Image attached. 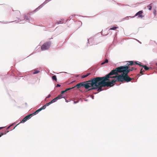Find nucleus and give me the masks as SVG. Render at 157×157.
Masks as SVG:
<instances>
[{
  "label": "nucleus",
  "mask_w": 157,
  "mask_h": 157,
  "mask_svg": "<svg viewBox=\"0 0 157 157\" xmlns=\"http://www.w3.org/2000/svg\"><path fill=\"white\" fill-rule=\"evenodd\" d=\"M123 73L122 66H120L112 70L108 74L104 76L108 82L112 83L111 87L114 85L116 82H124V80L121 76Z\"/></svg>",
  "instance_id": "nucleus-1"
},
{
  "label": "nucleus",
  "mask_w": 157,
  "mask_h": 157,
  "mask_svg": "<svg viewBox=\"0 0 157 157\" xmlns=\"http://www.w3.org/2000/svg\"><path fill=\"white\" fill-rule=\"evenodd\" d=\"M88 82H90V87L91 88L88 89V90L97 89L98 92L102 90V87H111L112 83L111 82H108L105 76L91 78L88 80Z\"/></svg>",
  "instance_id": "nucleus-2"
},
{
  "label": "nucleus",
  "mask_w": 157,
  "mask_h": 157,
  "mask_svg": "<svg viewBox=\"0 0 157 157\" xmlns=\"http://www.w3.org/2000/svg\"><path fill=\"white\" fill-rule=\"evenodd\" d=\"M134 65V62L131 61H128L127 64L124 66H122L123 68V73L122 75L121 76V77L123 78L124 80V82H129L131 81L133 79L130 78L128 75V73L130 71H132L134 69L136 70V68H134V67H132L129 68L130 66H132Z\"/></svg>",
  "instance_id": "nucleus-3"
},
{
  "label": "nucleus",
  "mask_w": 157,
  "mask_h": 157,
  "mask_svg": "<svg viewBox=\"0 0 157 157\" xmlns=\"http://www.w3.org/2000/svg\"><path fill=\"white\" fill-rule=\"evenodd\" d=\"M51 43L50 42H48L45 43L41 47V50L42 51H44L48 49L49 48Z\"/></svg>",
  "instance_id": "nucleus-4"
},
{
  "label": "nucleus",
  "mask_w": 157,
  "mask_h": 157,
  "mask_svg": "<svg viewBox=\"0 0 157 157\" xmlns=\"http://www.w3.org/2000/svg\"><path fill=\"white\" fill-rule=\"evenodd\" d=\"M81 84L82 87L83 86L86 89H88L90 87V83L88 82V81L81 82Z\"/></svg>",
  "instance_id": "nucleus-5"
},
{
  "label": "nucleus",
  "mask_w": 157,
  "mask_h": 157,
  "mask_svg": "<svg viewBox=\"0 0 157 157\" xmlns=\"http://www.w3.org/2000/svg\"><path fill=\"white\" fill-rule=\"evenodd\" d=\"M143 13V12L142 10L138 12L134 16L131 17L133 18L136 16H138V18H142L144 17V16L142 14V13Z\"/></svg>",
  "instance_id": "nucleus-6"
},
{
  "label": "nucleus",
  "mask_w": 157,
  "mask_h": 157,
  "mask_svg": "<svg viewBox=\"0 0 157 157\" xmlns=\"http://www.w3.org/2000/svg\"><path fill=\"white\" fill-rule=\"evenodd\" d=\"M61 98V95H59L55 98L52 100L50 102L47 103V105H49L52 103L55 102L57 100L60 99Z\"/></svg>",
  "instance_id": "nucleus-7"
},
{
  "label": "nucleus",
  "mask_w": 157,
  "mask_h": 157,
  "mask_svg": "<svg viewBox=\"0 0 157 157\" xmlns=\"http://www.w3.org/2000/svg\"><path fill=\"white\" fill-rule=\"evenodd\" d=\"M61 98V95H59L55 98L52 100L50 102L47 103V105H49L52 103L55 102L57 100L60 99Z\"/></svg>",
  "instance_id": "nucleus-8"
},
{
  "label": "nucleus",
  "mask_w": 157,
  "mask_h": 157,
  "mask_svg": "<svg viewBox=\"0 0 157 157\" xmlns=\"http://www.w3.org/2000/svg\"><path fill=\"white\" fill-rule=\"evenodd\" d=\"M32 116V114H29L25 117L21 121V122H25L27 121V120L30 118Z\"/></svg>",
  "instance_id": "nucleus-9"
},
{
  "label": "nucleus",
  "mask_w": 157,
  "mask_h": 157,
  "mask_svg": "<svg viewBox=\"0 0 157 157\" xmlns=\"http://www.w3.org/2000/svg\"><path fill=\"white\" fill-rule=\"evenodd\" d=\"M90 74H91L90 73H87L86 74V75H83L82 76L81 78H85L87 77L88 76H89L90 75Z\"/></svg>",
  "instance_id": "nucleus-10"
},
{
  "label": "nucleus",
  "mask_w": 157,
  "mask_h": 157,
  "mask_svg": "<svg viewBox=\"0 0 157 157\" xmlns=\"http://www.w3.org/2000/svg\"><path fill=\"white\" fill-rule=\"evenodd\" d=\"M47 103H46L45 105L43 106L41 108H40L39 109L41 111L42 109H45L46 108L47 106H48V105H47Z\"/></svg>",
  "instance_id": "nucleus-11"
},
{
  "label": "nucleus",
  "mask_w": 157,
  "mask_h": 157,
  "mask_svg": "<svg viewBox=\"0 0 157 157\" xmlns=\"http://www.w3.org/2000/svg\"><path fill=\"white\" fill-rule=\"evenodd\" d=\"M81 87H82V86L81 84V82H80V83L77 84L76 85H75L74 87V88H75V87H77V88H79Z\"/></svg>",
  "instance_id": "nucleus-12"
},
{
  "label": "nucleus",
  "mask_w": 157,
  "mask_h": 157,
  "mask_svg": "<svg viewBox=\"0 0 157 157\" xmlns=\"http://www.w3.org/2000/svg\"><path fill=\"white\" fill-rule=\"evenodd\" d=\"M40 111V109H39L38 110H36L34 113H33L32 114H32V116H33V115H35L36 114L38 113V112Z\"/></svg>",
  "instance_id": "nucleus-13"
},
{
  "label": "nucleus",
  "mask_w": 157,
  "mask_h": 157,
  "mask_svg": "<svg viewBox=\"0 0 157 157\" xmlns=\"http://www.w3.org/2000/svg\"><path fill=\"white\" fill-rule=\"evenodd\" d=\"M13 125L12 124L10 126L8 127L7 128L6 130L4 132V133H3L4 134H6V133H7L8 132H9V131L7 130L10 127L12 126Z\"/></svg>",
  "instance_id": "nucleus-14"
},
{
  "label": "nucleus",
  "mask_w": 157,
  "mask_h": 157,
  "mask_svg": "<svg viewBox=\"0 0 157 157\" xmlns=\"http://www.w3.org/2000/svg\"><path fill=\"white\" fill-rule=\"evenodd\" d=\"M152 3H151L150 5L147 6V7L148 8V10H151L152 9Z\"/></svg>",
  "instance_id": "nucleus-15"
},
{
  "label": "nucleus",
  "mask_w": 157,
  "mask_h": 157,
  "mask_svg": "<svg viewBox=\"0 0 157 157\" xmlns=\"http://www.w3.org/2000/svg\"><path fill=\"white\" fill-rule=\"evenodd\" d=\"M108 62V59H106L105 61L103 62H102L101 63V65H103L105 63H107Z\"/></svg>",
  "instance_id": "nucleus-16"
},
{
  "label": "nucleus",
  "mask_w": 157,
  "mask_h": 157,
  "mask_svg": "<svg viewBox=\"0 0 157 157\" xmlns=\"http://www.w3.org/2000/svg\"><path fill=\"white\" fill-rule=\"evenodd\" d=\"M134 65L135 64L138 65L140 67H143V66H144V65H141L140 63H137V62H136V61L134 62Z\"/></svg>",
  "instance_id": "nucleus-17"
},
{
  "label": "nucleus",
  "mask_w": 157,
  "mask_h": 157,
  "mask_svg": "<svg viewBox=\"0 0 157 157\" xmlns=\"http://www.w3.org/2000/svg\"><path fill=\"white\" fill-rule=\"evenodd\" d=\"M52 78L53 80H55L56 82L57 81V79L56 76V75L53 76Z\"/></svg>",
  "instance_id": "nucleus-18"
},
{
  "label": "nucleus",
  "mask_w": 157,
  "mask_h": 157,
  "mask_svg": "<svg viewBox=\"0 0 157 157\" xmlns=\"http://www.w3.org/2000/svg\"><path fill=\"white\" fill-rule=\"evenodd\" d=\"M143 67L144 68V69L147 71L148 70L149 68L147 67L146 66V65H144L143 66Z\"/></svg>",
  "instance_id": "nucleus-19"
},
{
  "label": "nucleus",
  "mask_w": 157,
  "mask_h": 157,
  "mask_svg": "<svg viewBox=\"0 0 157 157\" xmlns=\"http://www.w3.org/2000/svg\"><path fill=\"white\" fill-rule=\"evenodd\" d=\"M118 28V27H111L110 28V30H114L116 29H117Z\"/></svg>",
  "instance_id": "nucleus-20"
},
{
  "label": "nucleus",
  "mask_w": 157,
  "mask_h": 157,
  "mask_svg": "<svg viewBox=\"0 0 157 157\" xmlns=\"http://www.w3.org/2000/svg\"><path fill=\"white\" fill-rule=\"evenodd\" d=\"M66 92V91H65V90H63L61 91V94L60 95H61V98H62V94H63V93Z\"/></svg>",
  "instance_id": "nucleus-21"
},
{
  "label": "nucleus",
  "mask_w": 157,
  "mask_h": 157,
  "mask_svg": "<svg viewBox=\"0 0 157 157\" xmlns=\"http://www.w3.org/2000/svg\"><path fill=\"white\" fill-rule=\"evenodd\" d=\"M74 87H72L71 88H67V89H66L65 90L66 91H67L69 90H70L71 89H74Z\"/></svg>",
  "instance_id": "nucleus-22"
},
{
  "label": "nucleus",
  "mask_w": 157,
  "mask_h": 157,
  "mask_svg": "<svg viewBox=\"0 0 157 157\" xmlns=\"http://www.w3.org/2000/svg\"><path fill=\"white\" fill-rule=\"evenodd\" d=\"M39 72H40V71H36L33 72V74H35L38 73Z\"/></svg>",
  "instance_id": "nucleus-23"
},
{
  "label": "nucleus",
  "mask_w": 157,
  "mask_h": 157,
  "mask_svg": "<svg viewBox=\"0 0 157 157\" xmlns=\"http://www.w3.org/2000/svg\"><path fill=\"white\" fill-rule=\"evenodd\" d=\"M142 70H143V68H142L141 70H140V73L142 75H143V72H144V71H142Z\"/></svg>",
  "instance_id": "nucleus-24"
},
{
  "label": "nucleus",
  "mask_w": 157,
  "mask_h": 157,
  "mask_svg": "<svg viewBox=\"0 0 157 157\" xmlns=\"http://www.w3.org/2000/svg\"><path fill=\"white\" fill-rule=\"evenodd\" d=\"M63 23L62 22V21H59L57 22V24H59L60 23Z\"/></svg>",
  "instance_id": "nucleus-25"
},
{
  "label": "nucleus",
  "mask_w": 157,
  "mask_h": 157,
  "mask_svg": "<svg viewBox=\"0 0 157 157\" xmlns=\"http://www.w3.org/2000/svg\"><path fill=\"white\" fill-rule=\"evenodd\" d=\"M51 95L50 94H49L48 96L46 98H50V97H51Z\"/></svg>",
  "instance_id": "nucleus-26"
},
{
  "label": "nucleus",
  "mask_w": 157,
  "mask_h": 157,
  "mask_svg": "<svg viewBox=\"0 0 157 157\" xmlns=\"http://www.w3.org/2000/svg\"><path fill=\"white\" fill-rule=\"evenodd\" d=\"M60 85H59V84H57L56 86V87H60Z\"/></svg>",
  "instance_id": "nucleus-27"
},
{
  "label": "nucleus",
  "mask_w": 157,
  "mask_h": 157,
  "mask_svg": "<svg viewBox=\"0 0 157 157\" xmlns=\"http://www.w3.org/2000/svg\"><path fill=\"white\" fill-rule=\"evenodd\" d=\"M4 134L2 132L0 134V137L2 135H3Z\"/></svg>",
  "instance_id": "nucleus-28"
},
{
  "label": "nucleus",
  "mask_w": 157,
  "mask_h": 157,
  "mask_svg": "<svg viewBox=\"0 0 157 157\" xmlns=\"http://www.w3.org/2000/svg\"><path fill=\"white\" fill-rule=\"evenodd\" d=\"M19 124H17V125H16L14 128L13 129H14Z\"/></svg>",
  "instance_id": "nucleus-29"
},
{
  "label": "nucleus",
  "mask_w": 157,
  "mask_h": 157,
  "mask_svg": "<svg viewBox=\"0 0 157 157\" xmlns=\"http://www.w3.org/2000/svg\"><path fill=\"white\" fill-rule=\"evenodd\" d=\"M3 128V127H0V129H1Z\"/></svg>",
  "instance_id": "nucleus-30"
},
{
  "label": "nucleus",
  "mask_w": 157,
  "mask_h": 157,
  "mask_svg": "<svg viewBox=\"0 0 157 157\" xmlns=\"http://www.w3.org/2000/svg\"><path fill=\"white\" fill-rule=\"evenodd\" d=\"M25 17H26V16H25Z\"/></svg>",
  "instance_id": "nucleus-31"
},
{
  "label": "nucleus",
  "mask_w": 157,
  "mask_h": 157,
  "mask_svg": "<svg viewBox=\"0 0 157 157\" xmlns=\"http://www.w3.org/2000/svg\"><path fill=\"white\" fill-rule=\"evenodd\" d=\"M138 75H140V74H138Z\"/></svg>",
  "instance_id": "nucleus-32"
},
{
  "label": "nucleus",
  "mask_w": 157,
  "mask_h": 157,
  "mask_svg": "<svg viewBox=\"0 0 157 157\" xmlns=\"http://www.w3.org/2000/svg\"><path fill=\"white\" fill-rule=\"evenodd\" d=\"M73 82H71V83H72Z\"/></svg>",
  "instance_id": "nucleus-33"
},
{
  "label": "nucleus",
  "mask_w": 157,
  "mask_h": 157,
  "mask_svg": "<svg viewBox=\"0 0 157 157\" xmlns=\"http://www.w3.org/2000/svg\"><path fill=\"white\" fill-rule=\"evenodd\" d=\"M156 64H157V63Z\"/></svg>",
  "instance_id": "nucleus-34"
}]
</instances>
